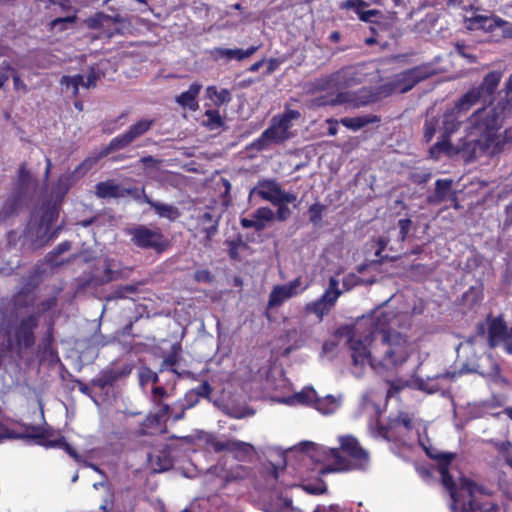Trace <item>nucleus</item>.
<instances>
[{"instance_id":"nucleus-1","label":"nucleus","mask_w":512,"mask_h":512,"mask_svg":"<svg viewBox=\"0 0 512 512\" xmlns=\"http://www.w3.org/2000/svg\"><path fill=\"white\" fill-rule=\"evenodd\" d=\"M411 316L389 306L377 308L349 330L347 345L352 359V372L361 376L369 366L377 372L396 368L414 351L413 343L397 329H408Z\"/></svg>"},{"instance_id":"nucleus-2","label":"nucleus","mask_w":512,"mask_h":512,"mask_svg":"<svg viewBox=\"0 0 512 512\" xmlns=\"http://www.w3.org/2000/svg\"><path fill=\"white\" fill-rule=\"evenodd\" d=\"M425 432L426 426L423 423L413 421L412 417L408 414H401L392 421L388 428L382 429L379 435L391 441H396L398 436L408 438L399 440L404 445L408 444V440L412 442L417 439L418 444L425 450L427 455L437 459L439 462L442 482L450 492L452 499V512H474L476 508H479L478 495L482 493L481 488L468 478H465L457 468L449 466L454 458V454L438 453L428 446V440L422 435Z\"/></svg>"},{"instance_id":"nucleus-3","label":"nucleus","mask_w":512,"mask_h":512,"mask_svg":"<svg viewBox=\"0 0 512 512\" xmlns=\"http://www.w3.org/2000/svg\"><path fill=\"white\" fill-rule=\"evenodd\" d=\"M507 103L505 107L488 106L476 111L469 120V135L476 147L487 155L500 153L504 145L512 142V127L503 134L498 133L507 113L512 109V75L506 84Z\"/></svg>"},{"instance_id":"nucleus-4","label":"nucleus","mask_w":512,"mask_h":512,"mask_svg":"<svg viewBox=\"0 0 512 512\" xmlns=\"http://www.w3.org/2000/svg\"><path fill=\"white\" fill-rule=\"evenodd\" d=\"M340 449L327 448L313 442L304 443L310 457L326 465L321 473L364 469L369 464V454L356 438L350 435L339 437Z\"/></svg>"},{"instance_id":"nucleus-5","label":"nucleus","mask_w":512,"mask_h":512,"mask_svg":"<svg viewBox=\"0 0 512 512\" xmlns=\"http://www.w3.org/2000/svg\"><path fill=\"white\" fill-rule=\"evenodd\" d=\"M458 103L446 111L440 120L428 119L424 127V137L426 141H430L435 135L436 131L441 132L442 140L437 142L430 150L432 155L438 151H446L448 149V142L446 138L453 133L459 126V118L468 110L458 109Z\"/></svg>"},{"instance_id":"nucleus-6","label":"nucleus","mask_w":512,"mask_h":512,"mask_svg":"<svg viewBox=\"0 0 512 512\" xmlns=\"http://www.w3.org/2000/svg\"><path fill=\"white\" fill-rule=\"evenodd\" d=\"M275 402L286 404L289 406L307 405L313 406L323 415L334 413L341 405V398L326 396L318 398L316 391L312 387H305L300 392L289 396H274Z\"/></svg>"},{"instance_id":"nucleus-7","label":"nucleus","mask_w":512,"mask_h":512,"mask_svg":"<svg viewBox=\"0 0 512 512\" xmlns=\"http://www.w3.org/2000/svg\"><path fill=\"white\" fill-rule=\"evenodd\" d=\"M300 118L296 110H287L284 114L273 117L271 125L255 141L254 146L264 149L271 144H278L291 137L292 121Z\"/></svg>"},{"instance_id":"nucleus-8","label":"nucleus","mask_w":512,"mask_h":512,"mask_svg":"<svg viewBox=\"0 0 512 512\" xmlns=\"http://www.w3.org/2000/svg\"><path fill=\"white\" fill-rule=\"evenodd\" d=\"M436 71L429 65H422L411 70L405 71L395 77V79L384 85L379 90V95L387 97L392 93H404L410 90L419 81L435 74Z\"/></svg>"},{"instance_id":"nucleus-9","label":"nucleus","mask_w":512,"mask_h":512,"mask_svg":"<svg viewBox=\"0 0 512 512\" xmlns=\"http://www.w3.org/2000/svg\"><path fill=\"white\" fill-rule=\"evenodd\" d=\"M501 73L491 72L487 74L481 86L472 88L458 101V109L469 110L477 102L486 101L497 88L501 80Z\"/></svg>"},{"instance_id":"nucleus-10","label":"nucleus","mask_w":512,"mask_h":512,"mask_svg":"<svg viewBox=\"0 0 512 512\" xmlns=\"http://www.w3.org/2000/svg\"><path fill=\"white\" fill-rule=\"evenodd\" d=\"M250 195H258L272 204H288L296 200L294 194L283 191L278 183L272 180L259 181Z\"/></svg>"},{"instance_id":"nucleus-11","label":"nucleus","mask_w":512,"mask_h":512,"mask_svg":"<svg viewBox=\"0 0 512 512\" xmlns=\"http://www.w3.org/2000/svg\"><path fill=\"white\" fill-rule=\"evenodd\" d=\"M379 98H382V96L379 95V91L373 93L367 88H362L358 91L348 90L340 92L329 103L332 105H345L349 108H358L374 102Z\"/></svg>"},{"instance_id":"nucleus-12","label":"nucleus","mask_w":512,"mask_h":512,"mask_svg":"<svg viewBox=\"0 0 512 512\" xmlns=\"http://www.w3.org/2000/svg\"><path fill=\"white\" fill-rule=\"evenodd\" d=\"M306 288L307 286L303 285L301 278H296L286 284L276 285L270 292L267 307H279L290 298L301 294Z\"/></svg>"},{"instance_id":"nucleus-13","label":"nucleus","mask_w":512,"mask_h":512,"mask_svg":"<svg viewBox=\"0 0 512 512\" xmlns=\"http://www.w3.org/2000/svg\"><path fill=\"white\" fill-rule=\"evenodd\" d=\"M210 445L216 452H229L239 460H245L254 454V447L250 443L235 439H215Z\"/></svg>"},{"instance_id":"nucleus-14","label":"nucleus","mask_w":512,"mask_h":512,"mask_svg":"<svg viewBox=\"0 0 512 512\" xmlns=\"http://www.w3.org/2000/svg\"><path fill=\"white\" fill-rule=\"evenodd\" d=\"M489 342L492 347L503 345L505 351L512 354V328L508 329L501 317L489 324Z\"/></svg>"},{"instance_id":"nucleus-15","label":"nucleus","mask_w":512,"mask_h":512,"mask_svg":"<svg viewBox=\"0 0 512 512\" xmlns=\"http://www.w3.org/2000/svg\"><path fill=\"white\" fill-rule=\"evenodd\" d=\"M339 282L335 278H331L329 287L321 297V299L307 305V310L315 313L318 317H323L329 309L335 304L338 297L342 294V290L338 289Z\"/></svg>"},{"instance_id":"nucleus-16","label":"nucleus","mask_w":512,"mask_h":512,"mask_svg":"<svg viewBox=\"0 0 512 512\" xmlns=\"http://www.w3.org/2000/svg\"><path fill=\"white\" fill-rule=\"evenodd\" d=\"M88 28L100 30L99 35L111 37L119 33L121 29V19L112 17L104 13H96L94 16L85 20Z\"/></svg>"},{"instance_id":"nucleus-17","label":"nucleus","mask_w":512,"mask_h":512,"mask_svg":"<svg viewBox=\"0 0 512 512\" xmlns=\"http://www.w3.org/2000/svg\"><path fill=\"white\" fill-rule=\"evenodd\" d=\"M151 125L152 121L150 120L138 121L133 126H131L126 133L114 138L110 142L109 147L106 149L105 154H108L111 150H117L126 147L135 139L146 133L150 129Z\"/></svg>"},{"instance_id":"nucleus-18","label":"nucleus","mask_w":512,"mask_h":512,"mask_svg":"<svg viewBox=\"0 0 512 512\" xmlns=\"http://www.w3.org/2000/svg\"><path fill=\"white\" fill-rule=\"evenodd\" d=\"M135 245L142 248L161 249L164 246L163 235L159 230L140 226L131 231Z\"/></svg>"},{"instance_id":"nucleus-19","label":"nucleus","mask_w":512,"mask_h":512,"mask_svg":"<svg viewBox=\"0 0 512 512\" xmlns=\"http://www.w3.org/2000/svg\"><path fill=\"white\" fill-rule=\"evenodd\" d=\"M360 80V73L357 68H345L327 77V79L325 80V84H323L322 88H347L360 82Z\"/></svg>"},{"instance_id":"nucleus-20","label":"nucleus","mask_w":512,"mask_h":512,"mask_svg":"<svg viewBox=\"0 0 512 512\" xmlns=\"http://www.w3.org/2000/svg\"><path fill=\"white\" fill-rule=\"evenodd\" d=\"M465 27L468 30H483L484 32H493L500 25H506V21L495 16L482 15L472 12L465 16Z\"/></svg>"},{"instance_id":"nucleus-21","label":"nucleus","mask_w":512,"mask_h":512,"mask_svg":"<svg viewBox=\"0 0 512 512\" xmlns=\"http://www.w3.org/2000/svg\"><path fill=\"white\" fill-rule=\"evenodd\" d=\"M97 75L94 71L89 72L86 76L75 75L72 77L64 76L61 80V84L65 87L66 91L71 92L72 95L76 96L79 91V87L90 88L96 85Z\"/></svg>"},{"instance_id":"nucleus-22","label":"nucleus","mask_w":512,"mask_h":512,"mask_svg":"<svg viewBox=\"0 0 512 512\" xmlns=\"http://www.w3.org/2000/svg\"><path fill=\"white\" fill-rule=\"evenodd\" d=\"M257 49V46H251L246 50L215 48L211 51V55L215 60L225 59L229 61L232 59H236L238 61H241L252 56L257 51Z\"/></svg>"},{"instance_id":"nucleus-23","label":"nucleus","mask_w":512,"mask_h":512,"mask_svg":"<svg viewBox=\"0 0 512 512\" xmlns=\"http://www.w3.org/2000/svg\"><path fill=\"white\" fill-rule=\"evenodd\" d=\"M39 444L45 447H59L64 449L76 461H80L79 455L76 451L66 442L58 432L47 431L40 437Z\"/></svg>"},{"instance_id":"nucleus-24","label":"nucleus","mask_w":512,"mask_h":512,"mask_svg":"<svg viewBox=\"0 0 512 512\" xmlns=\"http://www.w3.org/2000/svg\"><path fill=\"white\" fill-rule=\"evenodd\" d=\"M273 218V212L267 207H261L255 211L251 218H242L241 224L244 228H254L262 230L265 228L266 223Z\"/></svg>"},{"instance_id":"nucleus-25","label":"nucleus","mask_w":512,"mask_h":512,"mask_svg":"<svg viewBox=\"0 0 512 512\" xmlns=\"http://www.w3.org/2000/svg\"><path fill=\"white\" fill-rule=\"evenodd\" d=\"M202 85L199 83H193L189 86L188 90L181 93L176 97V102L184 108H188L192 111L198 109V103L196 97L199 94Z\"/></svg>"},{"instance_id":"nucleus-26","label":"nucleus","mask_w":512,"mask_h":512,"mask_svg":"<svg viewBox=\"0 0 512 512\" xmlns=\"http://www.w3.org/2000/svg\"><path fill=\"white\" fill-rule=\"evenodd\" d=\"M367 4L362 0H347L340 4L341 9H352L359 16L360 20L364 22L371 21V18L378 15L379 11L377 10H367L364 8Z\"/></svg>"},{"instance_id":"nucleus-27","label":"nucleus","mask_w":512,"mask_h":512,"mask_svg":"<svg viewBox=\"0 0 512 512\" xmlns=\"http://www.w3.org/2000/svg\"><path fill=\"white\" fill-rule=\"evenodd\" d=\"M379 119L376 116H357V117H345L341 119V124L345 127L357 131L369 123L377 122Z\"/></svg>"},{"instance_id":"nucleus-28","label":"nucleus","mask_w":512,"mask_h":512,"mask_svg":"<svg viewBox=\"0 0 512 512\" xmlns=\"http://www.w3.org/2000/svg\"><path fill=\"white\" fill-rule=\"evenodd\" d=\"M208 98L217 106L231 100L230 92L227 89L218 90L215 86H208L206 89Z\"/></svg>"},{"instance_id":"nucleus-29","label":"nucleus","mask_w":512,"mask_h":512,"mask_svg":"<svg viewBox=\"0 0 512 512\" xmlns=\"http://www.w3.org/2000/svg\"><path fill=\"white\" fill-rule=\"evenodd\" d=\"M148 203L155 209L156 213L163 218L175 220L179 216L177 208L168 204L155 203L148 200Z\"/></svg>"},{"instance_id":"nucleus-30","label":"nucleus","mask_w":512,"mask_h":512,"mask_svg":"<svg viewBox=\"0 0 512 512\" xmlns=\"http://www.w3.org/2000/svg\"><path fill=\"white\" fill-rule=\"evenodd\" d=\"M205 117V125L211 130L218 129L223 125V120L217 110H207Z\"/></svg>"},{"instance_id":"nucleus-31","label":"nucleus","mask_w":512,"mask_h":512,"mask_svg":"<svg viewBox=\"0 0 512 512\" xmlns=\"http://www.w3.org/2000/svg\"><path fill=\"white\" fill-rule=\"evenodd\" d=\"M117 186L110 182L99 183L96 187V193L99 197H114L117 195Z\"/></svg>"},{"instance_id":"nucleus-32","label":"nucleus","mask_w":512,"mask_h":512,"mask_svg":"<svg viewBox=\"0 0 512 512\" xmlns=\"http://www.w3.org/2000/svg\"><path fill=\"white\" fill-rule=\"evenodd\" d=\"M72 185V176L70 175H62L59 180L55 190V194L57 197L64 196Z\"/></svg>"},{"instance_id":"nucleus-33","label":"nucleus","mask_w":512,"mask_h":512,"mask_svg":"<svg viewBox=\"0 0 512 512\" xmlns=\"http://www.w3.org/2000/svg\"><path fill=\"white\" fill-rule=\"evenodd\" d=\"M76 20V16L73 15V16H68V17H64V18H57V19H54L52 22H51V29L54 30V31H63L65 29H67V27L71 24H73Z\"/></svg>"},{"instance_id":"nucleus-34","label":"nucleus","mask_w":512,"mask_h":512,"mask_svg":"<svg viewBox=\"0 0 512 512\" xmlns=\"http://www.w3.org/2000/svg\"><path fill=\"white\" fill-rule=\"evenodd\" d=\"M452 182L450 180H437L436 181V194L440 198H444L447 191L451 188Z\"/></svg>"},{"instance_id":"nucleus-35","label":"nucleus","mask_w":512,"mask_h":512,"mask_svg":"<svg viewBox=\"0 0 512 512\" xmlns=\"http://www.w3.org/2000/svg\"><path fill=\"white\" fill-rule=\"evenodd\" d=\"M359 282V277L355 274H348L343 279L344 291H348L356 286Z\"/></svg>"},{"instance_id":"nucleus-36","label":"nucleus","mask_w":512,"mask_h":512,"mask_svg":"<svg viewBox=\"0 0 512 512\" xmlns=\"http://www.w3.org/2000/svg\"><path fill=\"white\" fill-rule=\"evenodd\" d=\"M484 376H489L493 378V381L500 382V383H506V380L499 374V367L497 365H494L491 372L486 371H479Z\"/></svg>"},{"instance_id":"nucleus-37","label":"nucleus","mask_w":512,"mask_h":512,"mask_svg":"<svg viewBox=\"0 0 512 512\" xmlns=\"http://www.w3.org/2000/svg\"><path fill=\"white\" fill-rule=\"evenodd\" d=\"M168 411H169L168 405H162L159 408V411L157 412V414L153 418L149 417L147 419V421H149V422L155 421L157 424H160L164 420V417L168 414Z\"/></svg>"},{"instance_id":"nucleus-38","label":"nucleus","mask_w":512,"mask_h":512,"mask_svg":"<svg viewBox=\"0 0 512 512\" xmlns=\"http://www.w3.org/2000/svg\"><path fill=\"white\" fill-rule=\"evenodd\" d=\"M304 490L311 494H322L326 491L324 483H318L317 485L307 484L304 486Z\"/></svg>"},{"instance_id":"nucleus-39","label":"nucleus","mask_w":512,"mask_h":512,"mask_svg":"<svg viewBox=\"0 0 512 512\" xmlns=\"http://www.w3.org/2000/svg\"><path fill=\"white\" fill-rule=\"evenodd\" d=\"M398 225L400 228L401 237H402V239H405V237L407 236V234L409 232L410 226H411V220L408 218L400 219L398 221Z\"/></svg>"},{"instance_id":"nucleus-40","label":"nucleus","mask_w":512,"mask_h":512,"mask_svg":"<svg viewBox=\"0 0 512 512\" xmlns=\"http://www.w3.org/2000/svg\"><path fill=\"white\" fill-rule=\"evenodd\" d=\"M322 206L314 204L310 207L311 220L317 223L321 218Z\"/></svg>"},{"instance_id":"nucleus-41","label":"nucleus","mask_w":512,"mask_h":512,"mask_svg":"<svg viewBox=\"0 0 512 512\" xmlns=\"http://www.w3.org/2000/svg\"><path fill=\"white\" fill-rule=\"evenodd\" d=\"M456 53L464 58H467L470 62L475 61V57L467 52V48L463 45L456 46Z\"/></svg>"},{"instance_id":"nucleus-42","label":"nucleus","mask_w":512,"mask_h":512,"mask_svg":"<svg viewBox=\"0 0 512 512\" xmlns=\"http://www.w3.org/2000/svg\"><path fill=\"white\" fill-rule=\"evenodd\" d=\"M279 206L277 211V218L279 220H285L289 214L290 210L285 206V204H277Z\"/></svg>"},{"instance_id":"nucleus-43","label":"nucleus","mask_w":512,"mask_h":512,"mask_svg":"<svg viewBox=\"0 0 512 512\" xmlns=\"http://www.w3.org/2000/svg\"><path fill=\"white\" fill-rule=\"evenodd\" d=\"M497 28L502 29V36L505 38H512V25L506 21V25H500Z\"/></svg>"},{"instance_id":"nucleus-44","label":"nucleus","mask_w":512,"mask_h":512,"mask_svg":"<svg viewBox=\"0 0 512 512\" xmlns=\"http://www.w3.org/2000/svg\"><path fill=\"white\" fill-rule=\"evenodd\" d=\"M327 123H328V125H329L328 133H329L331 136L336 135V133H337V125H338V122H337V121H334V120H332V119H329V120H327Z\"/></svg>"},{"instance_id":"nucleus-45","label":"nucleus","mask_w":512,"mask_h":512,"mask_svg":"<svg viewBox=\"0 0 512 512\" xmlns=\"http://www.w3.org/2000/svg\"><path fill=\"white\" fill-rule=\"evenodd\" d=\"M52 5H59L64 10H69L70 6L68 5L69 0H48Z\"/></svg>"},{"instance_id":"nucleus-46","label":"nucleus","mask_w":512,"mask_h":512,"mask_svg":"<svg viewBox=\"0 0 512 512\" xmlns=\"http://www.w3.org/2000/svg\"><path fill=\"white\" fill-rule=\"evenodd\" d=\"M13 81H14V87L16 90H20V89L25 90L26 89V85L23 83V81L20 79L19 76L15 75L13 77Z\"/></svg>"},{"instance_id":"nucleus-47","label":"nucleus","mask_w":512,"mask_h":512,"mask_svg":"<svg viewBox=\"0 0 512 512\" xmlns=\"http://www.w3.org/2000/svg\"><path fill=\"white\" fill-rule=\"evenodd\" d=\"M388 241H389V240H388L387 238H385V237H381V238H379V240H378V246H379V249H378V251H377V254H379L382 250H384V249H385V247H386V246H387V244H388Z\"/></svg>"},{"instance_id":"nucleus-48","label":"nucleus","mask_w":512,"mask_h":512,"mask_svg":"<svg viewBox=\"0 0 512 512\" xmlns=\"http://www.w3.org/2000/svg\"><path fill=\"white\" fill-rule=\"evenodd\" d=\"M335 347V344L332 343V342H326L324 345H323V351L324 352H331L333 351Z\"/></svg>"},{"instance_id":"nucleus-49","label":"nucleus","mask_w":512,"mask_h":512,"mask_svg":"<svg viewBox=\"0 0 512 512\" xmlns=\"http://www.w3.org/2000/svg\"><path fill=\"white\" fill-rule=\"evenodd\" d=\"M268 477L271 482H274L277 480L278 474L275 470H273V471L269 472Z\"/></svg>"},{"instance_id":"nucleus-50","label":"nucleus","mask_w":512,"mask_h":512,"mask_svg":"<svg viewBox=\"0 0 512 512\" xmlns=\"http://www.w3.org/2000/svg\"><path fill=\"white\" fill-rule=\"evenodd\" d=\"M153 394H154V398H156L157 396L162 397L164 395V390L162 388H155L153 390Z\"/></svg>"},{"instance_id":"nucleus-51","label":"nucleus","mask_w":512,"mask_h":512,"mask_svg":"<svg viewBox=\"0 0 512 512\" xmlns=\"http://www.w3.org/2000/svg\"><path fill=\"white\" fill-rule=\"evenodd\" d=\"M288 386H289L288 381L285 378H281L280 384L276 388H280V387L287 388Z\"/></svg>"},{"instance_id":"nucleus-52","label":"nucleus","mask_w":512,"mask_h":512,"mask_svg":"<svg viewBox=\"0 0 512 512\" xmlns=\"http://www.w3.org/2000/svg\"><path fill=\"white\" fill-rule=\"evenodd\" d=\"M7 430L6 428L0 423V439L6 437Z\"/></svg>"},{"instance_id":"nucleus-53","label":"nucleus","mask_w":512,"mask_h":512,"mask_svg":"<svg viewBox=\"0 0 512 512\" xmlns=\"http://www.w3.org/2000/svg\"><path fill=\"white\" fill-rule=\"evenodd\" d=\"M261 65H262V62H257L251 66L250 70L255 72L261 67Z\"/></svg>"},{"instance_id":"nucleus-54","label":"nucleus","mask_w":512,"mask_h":512,"mask_svg":"<svg viewBox=\"0 0 512 512\" xmlns=\"http://www.w3.org/2000/svg\"><path fill=\"white\" fill-rule=\"evenodd\" d=\"M216 231V227L212 226L211 228L207 229V236L211 237Z\"/></svg>"},{"instance_id":"nucleus-55","label":"nucleus","mask_w":512,"mask_h":512,"mask_svg":"<svg viewBox=\"0 0 512 512\" xmlns=\"http://www.w3.org/2000/svg\"><path fill=\"white\" fill-rule=\"evenodd\" d=\"M8 80V75H1L0 76V87L3 86V84Z\"/></svg>"},{"instance_id":"nucleus-56","label":"nucleus","mask_w":512,"mask_h":512,"mask_svg":"<svg viewBox=\"0 0 512 512\" xmlns=\"http://www.w3.org/2000/svg\"><path fill=\"white\" fill-rule=\"evenodd\" d=\"M203 388H204V390H205L207 393H209V392H210V390H211V389H210V386H209V384H208V383H204V384H203Z\"/></svg>"},{"instance_id":"nucleus-57","label":"nucleus","mask_w":512,"mask_h":512,"mask_svg":"<svg viewBox=\"0 0 512 512\" xmlns=\"http://www.w3.org/2000/svg\"><path fill=\"white\" fill-rule=\"evenodd\" d=\"M153 161H154V160H153V158H152V157H146V158H143V159H142V162H144V163H147V162H153Z\"/></svg>"},{"instance_id":"nucleus-58","label":"nucleus","mask_w":512,"mask_h":512,"mask_svg":"<svg viewBox=\"0 0 512 512\" xmlns=\"http://www.w3.org/2000/svg\"><path fill=\"white\" fill-rule=\"evenodd\" d=\"M203 218H204L205 220H209V221H210V220H211V215H210L209 213H205V214L203 215Z\"/></svg>"},{"instance_id":"nucleus-59","label":"nucleus","mask_w":512,"mask_h":512,"mask_svg":"<svg viewBox=\"0 0 512 512\" xmlns=\"http://www.w3.org/2000/svg\"><path fill=\"white\" fill-rule=\"evenodd\" d=\"M50 167H51V161H50L49 159H47V169H46V173H48V172H49Z\"/></svg>"},{"instance_id":"nucleus-60","label":"nucleus","mask_w":512,"mask_h":512,"mask_svg":"<svg viewBox=\"0 0 512 512\" xmlns=\"http://www.w3.org/2000/svg\"><path fill=\"white\" fill-rule=\"evenodd\" d=\"M507 414L512 418V409H507Z\"/></svg>"},{"instance_id":"nucleus-61","label":"nucleus","mask_w":512,"mask_h":512,"mask_svg":"<svg viewBox=\"0 0 512 512\" xmlns=\"http://www.w3.org/2000/svg\"><path fill=\"white\" fill-rule=\"evenodd\" d=\"M373 42H374V41H373V39H367V40H366V43H367V44H372Z\"/></svg>"},{"instance_id":"nucleus-62","label":"nucleus","mask_w":512,"mask_h":512,"mask_svg":"<svg viewBox=\"0 0 512 512\" xmlns=\"http://www.w3.org/2000/svg\"><path fill=\"white\" fill-rule=\"evenodd\" d=\"M136 1L141 3V4H146V0H136Z\"/></svg>"},{"instance_id":"nucleus-63","label":"nucleus","mask_w":512,"mask_h":512,"mask_svg":"<svg viewBox=\"0 0 512 512\" xmlns=\"http://www.w3.org/2000/svg\"><path fill=\"white\" fill-rule=\"evenodd\" d=\"M331 36L332 38H338V33H333Z\"/></svg>"},{"instance_id":"nucleus-64","label":"nucleus","mask_w":512,"mask_h":512,"mask_svg":"<svg viewBox=\"0 0 512 512\" xmlns=\"http://www.w3.org/2000/svg\"><path fill=\"white\" fill-rule=\"evenodd\" d=\"M152 378H153V382H156V380H157V376H156V375H153V376H152Z\"/></svg>"}]
</instances>
